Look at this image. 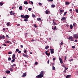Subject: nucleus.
Returning <instances> with one entry per match:
<instances>
[{
  "label": "nucleus",
  "instance_id": "1",
  "mask_svg": "<svg viewBox=\"0 0 78 78\" xmlns=\"http://www.w3.org/2000/svg\"><path fill=\"white\" fill-rule=\"evenodd\" d=\"M68 39L70 41H74V40L73 37L72 36H70Z\"/></svg>",
  "mask_w": 78,
  "mask_h": 78
},
{
  "label": "nucleus",
  "instance_id": "2",
  "mask_svg": "<svg viewBox=\"0 0 78 78\" xmlns=\"http://www.w3.org/2000/svg\"><path fill=\"white\" fill-rule=\"evenodd\" d=\"M73 37L74 38L77 39L78 38V34H74Z\"/></svg>",
  "mask_w": 78,
  "mask_h": 78
},
{
  "label": "nucleus",
  "instance_id": "3",
  "mask_svg": "<svg viewBox=\"0 0 78 78\" xmlns=\"http://www.w3.org/2000/svg\"><path fill=\"white\" fill-rule=\"evenodd\" d=\"M50 51H50V53H51V54H53V53H54V50L53 49H50Z\"/></svg>",
  "mask_w": 78,
  "mask_h": 78
},
{
  "label": "nucleus",
  "instance_id": "4",
  "mask_svg": "<svg viewBox=\"0 0 78 78\" xmlns=\"http://www.w3.org/2000/svg\"><path fill=\"white\" fill-rule=\"evenodd\" d=\"M52 29L53 30H55L56 29V27L55 26H53L52 27Z\"/></svg>",
  "mask_w": 78,
  "mask_h": 78
},
{
  "label": "nucleus",
  "instance_id": "5",
  "mask_svg": "<svg viewBox=\"0 0 78 78\" xmlns=\"http://www.w3.org/2000/svg\"><path fill=\"white\" fill-rule=\"evenodd\" d=\"M70 3L69 2H65V5H68L70 4Z\"/></svg>",
  "mask_w": 78,
  "mask_h": 78
},
{
  "label": "nucleus",
  "instance_id": "6",
  "mask_svg": "<svg viewBox=\"0 0 78 78\" xmlns=\"http://www.w3.org/2000/svg\"><path fill=\"white\" fill-rule=\"evenodd\" d=\"M59 60L60 61V63L61 64H62L63 63V61L62 58H61L60 57L59 58Z\"/></svg>",
  "mask_w": 78,
  "mask_h": 78
},
{
  "label": "nucleus",
  "instance_id": "7",
  "mask_svg": "<svg viewBox=\"0 0 78 78\" xmlns=\"http://www.w3.org/2000/svg\"><path fill=\"white\" fill-rule=\"evenodd\" d=\"M23 55V56H24L25 57L28 58L29 57L28 55H25L24 54Z\"/></svg>",
  "mask_w": 78,
  "mask_h": 78
},
{
  "label": "nucleus",
  "instance_id": "8",
  "mask_svg": "<svg viewBox=\"0 0 78 78\" xmlns=\"http://www.w3.org/2000/svg\"><path fill=\"white\" fill-rule=\"evenodd\" d=\"M29 17V15H25V18L26 19H28Z\"/></svg>",
  "mask_w": 78,
  "mask_h": 78
},
{
  "label": "nucleus",
  "instance_id": "9",
  "mask_svg": "<svg viewBox=\"0 0 78 78\" xmlns=\"http://www.w3.org/2000/svg\"><path fill=\"white\" fill-rule=\"evenodd\" d=\"M37 20L40 21V22H42V20L40 18H37Z\"/></svg>",
  "mask_w": 78,
  "mask_h": 78
},
{
  "label": "nucleus",
  "instance_id": "10",
  "mask_svg": "<svg viewBox=\"0 0 78 78\" xmlns=\"http://www.w3.org/2000/svg\"><path fill=\"white\" fill-rule=\"evenodd\" d=\"M66 20V19L65 17H63V18H62V19L61 20L62 21H65Z\"/></svg>",
  "mask_w": 78,
  "mask_h": 78
},
{
  "label": "nucleus",
  "instance_id": "11",
  "mask_svg": "<svg viewBox=\"0 0 78 78\" xmlns=\"http://www.w3.org/2000/svg\"><path fill=\"white\" fill-rule=\"evenodd\" d=\"M59 11H60V12L61 13V14H62V12H63L64 11V10H63V9L62 10L60 9L59 10Z\"/></svg>",
  "mask_w": 78,
  "mask_h": 78
},
{
  "label": "nucleus",
  "instance_id": "12",
  "mask_svg": "<svg viewBox=\"0 0 78 78\" xmlns=\"http://www.w3.org/2000/svg\"><path fill=\"white\" fill-rule=\"evenodd\" d=\"M5 73L8 74H9L10 73V72L9 70H7L5 71Z\"/></svg>",
  "mask_w": 78,
  "mask_h": 78
},
{
  "label": "nucleus",
  "instance_id": "13",
  "mask_svg": "<svg viewBox=\"0 0 78 78\" xmlns=\"http://www.w3.org/2000/svg\"><path fill=\"white\" fill-rule=\"evenodd\" d=\"M55 20H53V24H54V25H57V24L56 23H55Z\"/></svg>",
  "mask_w": 78,
  "mask_h": 78
},
{
  "label": "nucleus",
  "instance_id": "14",
  "mask_svg": "<svg viewBox=\"0 0 78 78\" xmlns=\"http://www.w3.org/2000/svg\"><path fill=\"white\" fill-rule=\"evenodd\" d=\"M71 76V75H69L66 76V78H71L70 77Z\"/></svg>",
  "mask_w": 78,
  "mask_h": 78
},
{
  "label": "nucleus",
  "instance_id": "15",
  "mask_svg": "<svg viewBox=\"0 0 78 78\" xmlns=\"http://www.w3.org/2000/svg\"><path fill=\"white\" fill-rule=\"evenodd\" d=\"M26 73H23V76H22V77H25L26 76Z\"/></svg>",
  "mask_w": 78,
  "mask_h": 78
},
{
  "label": "nucleus",
  "instance_id": "16",
  "mask_svg": "<svg viewBox=\"0 0 78 78\" xmlns=\"http://www.w3.org/2000/svg\"><path fill=\"white\" fill-rule=\"evenodd\" d=\"M29 3L31 5H33L34 4L33 2L32 1H29Z\"/></svg>",
  "mask_w": 78,
  "mask_h": 78
},
{
  "label": "nucleus",
  "instance_id": "17",
  "mask_svg": "<svg viewBox=\"0 0 78 78\" xmlns=\"http://www.w3.org/2000/svg\"><path fill=\"white\" fill-rule=\"evenodd\" d=\"M21 17H22L23 18H25V16L23 15H21Z\"/></svg>",
  "mask_w": 78,
  "mask_h": 78
},
{
  "label": "nucleus",
  "instance_id": "18",
  "mask_svg": "<svg viewBox=\"0 0 78 78\" xmlns=\"http://www.w3.org/2000/svg\"><path fill=\"white\" fill-rule=\"evenodd\" d=\"M48 48H49V46L48 45L45 48V49L46 50L48 49Z\"/></svg>",
  "mask_w": 78,
  "mask_h": 78
},
{
  "label": "nucleus",
  "instance_id": "19",
  "mask_svg": "<svg viewBox=\"0 0 78 78\" xmlns=\"http://www.w3.org/2000/svg\"><path fill=\"white\" fill-rule=\"evenodd\" d=\"M70 29L72 30L73 28V25L72 24H70Z\"/></svg>",
  "mask_w": 78,
  "mask_h": 78
},
{
  "label": "nucleus",
  "instance_id": "20",
  "mask_svg": "<svg viewBox=\"0 0 78 78\" xmlns=\"http://www.w3.org/2000/svg\"><path fill=\"white\" fill-rule=\"evenodd\" d=\"M40 74H41L42 75H44V72L43 71H42L41 73H40Z\"/></svg>",
  "mask_w": 78,
  "mask_h": 78
},
{
  "label": "nucleus",
  "instance_id": "21",
  "mask_svg": "<svg viewBox=\"0 0 78 78\" xmlns=\"http://www.w3.org/2000/svg\"><path fill=\"white\" fill-rule=\"evenodd\" d=\"M73 27H75L76 26H77V24H76V23H74L73 24Z\"/></svg>",
  "mask_w": 78,
  "mask_h": 78
},
{
  "label": "nucleus",
  "instance_id": "22",
  "mask_svg": "<svg viewBox=\"0 0 78 78\" xmlns=\"http://www.w3.org/2000/svg\"><path fill=\"white\" fill-rule=\"evenodd\" d=\"M50 13V12L49 11H48V10H46V14H48V13Z\"/></svg>",
  "mask_w": 78,
  "mask_h": 78
},
{
  "label": "nucleus",
  "instance_id": "23",
  "mask_svg": "<svg viewBox=\"0 0 78 78\" xmlns=\"http://www.w3.org/2000/svg\"><path fill=\"white\" fill-rule=\"evenodd\" d=\"M24 3L25 4V5H27L28 4V2L27 1H24Z\"/></svg>",
  "mask_w": 78,
  "mask_h": 78
},
{
  "label": "nucleus",
  "instance_id": "24",
  "mask_svg": "<svg viewBox=\"0 0 78 78\" xmlns=\"http://www.w3.org/2000/svg\"><path fill=\"white\" fill-rule=\"evenodd\" d=\"M52 70H55V68L53 66H52Z\"/></svg>",
  "mask_w": 78,
  "mask_h": 78
},
{
  "label": "nucleus",
  "instance_id": "25",
  "mask_svg": "<svg viewBox=\"0 0 78 78\" xmlns=\"http://www.w3.org/2000/svg\"><path fill=\"white\" fill-rule=\"evenodd\" d=\"M39 76H40V78H42L43 76H44V75H41V74L39 75Z\"/></svg>",
  "mask_w": 78,
  "mask_h": 78
},
{
  "label": "nucleus",
  "instance_id": "26",
  "mask_svg": "<svg viewBox=\"0 0 78 78\" xmlns=\"http://www.w3.org/2000/svg\"><path fill=\"white\" fill-rule=\"evenodd\" d=\"M19 9L20 10H21L22 9V6H20L19 7Z\"/></svg>",
  "mask_w": 78,
  "mask_h": 78
},
{
  "label": "nucleus",
  "instance_id": "27",
  "mask_svg": "<svg viewBox=\"0 0 78 78\" xmlns=\"http://www.w3.org/2000/svg\"><path fill=\"white\" fill-rule=\"evenodd\" d=\"M15 61V59L14 58H13L12 60L11 61V62L12 63H13Z\"/></svg>",
  "mask_w": 78,
  "mask_h": 78
},
{
  "label": "nucleus",
  "instance_id": "28",
  "mask_svg": "<svg viewBox=\"0 0 78 78\" xmlns=\"http://www.w3.org/2000/svg\"><path fill=\"white\" fill-rule=\"evenodd\" d=\"M15 54H13L12 55V58L14 59V58H15Z\"/></svg>",
  "mask_w": 78,
  "mask_h": 78
},
{
  "label": "nucleus",
  "instance_id": "29",
  "mask_svg": "<svg viewBox=\"0 0 78 78\" xmlns=\"http://www.w3.org/2000/svg\"><path fill=\"white\" fill-rule=\"evenodd\" d=\"M55 5H51V7L52 8H55Z\"/></svg>",
  "mask_w": 78,
  "mask_h": 78
},
{
  "label": "nucleus",
  "instance_id": "30",
  "mask_svg": "<svg viewBox=\"0 0 78 78\" xmlns=\"http://www.w3.org/2000/svg\"><path fill=\"white\" fill-rule=\"evenodd\" d=\"M46 54V55L48 56H49L50 55V53H45Z\"/></svg>",
  "mask_w": 78,
  "mask_h": 78
},
{
  "label": "nucleus",
  "instance_id": "31",
  "mask_svg": "<svg viewBox=\"0 0 78 78\" xmlns=\"http://www.w3.org/2000/svg\"><path fill=\"white\" fill-rule=\"evenodd\" d=\"M13 13V12L12 11H11L10 12V15H12Z\"/></svg>",
  "mask_w": 78,
  "mask_h": 78
},
{
  "label": "nucleus",
  "instance_id": "32",
  "mask_svg": "<svg viewBox=\"0 0 78 78\" xmlns=\"http://www.w3.org/2000/svg\"><path fill=\"white\" fill-rule=\"evenodd\" d=\"M12 54V52L11 51H9L8 52V54L10 55Z\"/></svg>",
  "mask_w": 78,
  "mask_h": 78
},
{
  "label": "nucleus",
  "instance_id": "33",
  "mask_svg": "<svg viewBox=\"0 0 78 78\" xmlns=\"http://www.w3.org/2000/svg\"><path fill=\"white\" fill-rule=\"evenodd\" d=\"M6 25L7 26L9 27L10 25V24L9 23H7Z\"/></svg>",
  "mask_w": 78,
  "mask_h": 78
},
{
  "label": "nucleus",
  "instance_id": "34",
  "mask_svg": "<svg viewBox=\"0 0 78 78\" xmlns=\"http://www.w3.org/2000/svg\"><path fill=\"white\" fill-rule=\"evenodd\" d=\"M10 43V41H7L6 42H5V43L6 44H9Z\"/></svg>",
  "mask_w": 78,
  "mask_h": 78
},
{
  "label": "nucleus",
  "instance_id": "35",
  "mask_svg": "<svg viewBox=\"0 0 78 78\" xmlns=\"http://www.w3.org/2000/svg\"><path fill=\"white\" fill-rule=\"evenodd\" d=\"M11 58L10 57H9L8 58V61H11Z\"/></svg>",
  "mask_w": 78,
  "mask_h": 78
},
{
  "label": "nucleus",
  "instance_id": "36",
  "mask_svg": "<svg viewBox=\"0 0 78 78\" xmlns=\"http://www.w3.org/2000/svg\"><path fill=\"white\" fill-rule=\"evenodd\" d=\"M36 77L37 78H40V76H39V75H38L36 76Z\"/></svg>",
  "mask_w": 78,
  "mask_h": 78
},
{
  "label": "nucleus",
  "instance_id": "37",
  "mask_svg": "<svg viewBox=\"0 0 78 78\" xmlns=\"http://www.w3.org/2000/svg\"><path fill=\"white\" fill-rule=\"evenodd\" d=\"M2 38L3 39H4L5 38V36L4 35H3L2 36Z\"/></svg>",
  "mask_w": 78,
  "mask_h": 78
},
{
  "label": "nucleus",
  "instance_id": "38",
  "mask_svg": "<svg viewBox=\"0 0 78 78\" xmlns=\"http://www.w3.org/2000/svg\"><path fill=\"white\" fill-rule=\"evenodd\" d=\"M3 5V3H2V2H0V5L1 6H2V5Z\"/></svg>",
  "mask_w": 78,
  "mask_h": 78
},
{
  "label": "nucleus",
  "instance_id": "39",
  "mask_svg": "<svg viewBox=\"0 0 78 78\" xmlns=\"http://www.w3.org/2000/svg\"><path fill=\"white\" fill-rule=\"evenodd\" d=\"M32 17H36V16H35V15H34V14H32Z\"/></svg>",
  "mask_w": 78,
  "mask_h": 78
},
{
  "label": "nucleus",
  "instance_id": "40",
  "mask_svg": "<svg viewBox=\"0 0 78 78\" xmlns=\"http://www.w3.org/2000/svg\"><path fill=\"white\" fill-rule=\"evenodd\" d=\"M72 48L73 49H75L76 48V47L75 46H73L72 47Z\"/></svg>",
  "mask_w": 78,
  "mask_h": 78
},
{
  "label": "nucleus",
  "instance_id": "41",
  "mask_svg": "<svg viewBox=\"0 0 78 78\" xmlns=\"http://www.w3.org/2000/svg\"><path fill=\"white\" fill-rule=\"evenodd\" d=\"M28 20H27V19L24 20V21L25 22H27Z\"/></svg>",
  "mask_w": 78,
  "mask_h": 78
},
{
  "label": "nucleus",
  "instance_id": "42",
  "mask_svg": "<svg viewBox=\"0 0 78 78\" xmlns=\"http://www.w3.org/2000/svg\"><path fill=\"white\" fill-rule=\"evenodd\" d=\"M67 13V12H64V16H65V15H66V14Z\"/></svg>",
  "mask_w": 78,
  "mask_h": 78
},
{
  "label": "nucleus",
  "instance_id": "43",
  "mask_svg": "<svg viewBox=\"0 0 78 78\" xmlns=\"http://www.w3.org/2000/svg\"><path fill=\"white\" fill-rule=\"evenodd\" d=\"M48 2H52L53 1V0H47Z\"/></svg>",
  "mask_w": 78,
  "mask_h": 78
},
{
  "label": "nucleus",
  "instance_id": "44",
  "mask_svg": "<svg viewBox=\"0 0 78 78\" xmlns=\"http://www.w3.org/2000/svg\"><path fill=\"white\" fill-rule=\"evenodd\" d=\"M23 52L24 53H26L27 52V51L26 50H24V51H23Z\"/></svg>",
  "mask_w": 78,
  "mask_h": 78
},
{
  "label": "nucleus",
  "instance_id": "45",
  "mask_svg": "<svg viewBox=\"0 0 78 78\" xmlns=\"http://www.w3.org/2000/svg\"><path fill=\"white\" fill-rule=\"evenodd\" d=\"M28 10L30 11L31 10V8H29Z\"/></svg>",
  "mask_w": 78,
  "mask_h": 78
},
{
  "label": "nucleus",
  "instance_id": "46",
  "mask_svg": "<svg viewBox=\"0 0 78 78\" xmlns=\"http://www.w3.org/2000/svg\"><path fill=\"white\" fill-rule=\"evenodd\" d=\"M66 59H67V56H65V60H66Z\"/></svg>",
  "mask_w": 78,
  "mask_h": 78
},
{
  "label": "nucleus",
  "instance_id": "47",
  "mask_svg": "<svg viewBox=\"0 0 78 78\" xmlns=\"http://www.w3.org/2000/svg\"><path fill=\"white\" fill-rule=\"evenodd\" d=\"M75 12H76L78 13V9L76 10Z\"/></svg>",
  "mask_w": 78,
  "mask_h": 78
},
{
  "label": "nucleus",
  "instance_id": "48",
  "mask_svg": "<svg viewBox=\"0 0 78 78\" xmlns=\"http://www.w3.org/2000/svg\"><path fill=\"white\" fill-rule=\"evenodd\" d=\"M9 70H10V71H12V69L11 68H10V69H9Z\"/></svg>",
  "mask_w": 78,
  "mask_h": 78
},
{
  "label": "nucleus",
  "instance_id": "49",
  "mask_svg": "<svg viewBox=\"0 0 78 78\" xmlns=\"http://www.w3.org/2000/svg\"><path fill=\"white\" fill-rule=\"evenodd\" d=\"M0 39H2V36L0 35Z\"/></svg>",
  "mask_w": 78,
  "mask_h": 78
},
{
  "label": "nucleus",
  "instance_id": "50",
  "mask_svg": "<svg viewBox=\"0 0 78 78\" xmlns=\"http://www.w3.org/2000/svg\"><path fill=\"white\" fill-rule=\"evenodd\" d=\"M16 51H19V49H16Z\"/></svg>",
  "mask_w": 78,
  "mask_h": 78
},
{
  "label": "nucleus",
  "instance_id": "51",
  "mask_svg": "<svg viewBox=\"0 0 78 78\" xmlns=\"http://www.w3.org/2000/svg\"><path fill=\"white\" fill-rule=\"evenodd\" d=\"M63 73H66V70H64L63 71Z\"/></svg>",
  "mask_w": 78,
  "mask_h": 78
},
{
  "label": "nucleus",
  "instance_id": "52",
  "mask_svg": "<svg viewBox=\"0 0 78 78\" xmlns=\"http://www.w3.org/2000/svg\"><path fill=\"white\" fill-rule=\"evenodd\" d=\"M67 69H68V68H67L66 67H65V69L66 70H67Z\"/></svg>",
  "mask_w": 78,
  "mask_h": 78
},
{
  "label": "nucleus",
  "instance_id": "53",
  "mask_svg": "<svg viewBox=\"0 0 78 78\" xmlns=\"http://www.w3.org/2000/svg\"><path fill=\"white\" fill-rule=\"evenodd\" d=\"M53 61H55V58H53Z\"/></svg>",
  "mask_w": 78,
  "mask_h": 78
},
{
  "label": "nucleus",
  "instance_id": "54",
  "mask_svg": "<svg viewBox=\"0 0 78 78\" xmlns=\"http://www.w3.org/2000/svg\"><path fill=\"white\" fill-rule=\"evenodd\" d=\"M62 66L63 67H66V66H65V65H62Z\"/></svg>",
  "mask_w": 78,
  "mask_h": 78
},
{
  "label": "nucleus",
  "instance_id": "55",
  "mask_svg": "<svg viewBox=\"0 0 78 78\" xmlns=\"http://www.w3.org/2000/svg\"><path fill=\"white\" fill-rule=\"evenodd\" d=\"M63 42H61V43H60V44H61V45H63Z\"/></svg>",
  "mask_w": 78,
  "mask_h": 78
},
{
  "label": "nucleus",
  "instance_id": "56",
  "mask_svg": "<svg viewBox=\"0 0 78 78\" xmlns=\"http://www.w3.org/2000/svg\"><path fill=\"white\" fill-rule=\"evenodd\" d=\"M74 42H77V40H76L74 41Z\"/></svg>",
  "mask_w": 78,
  "mask_h": 78
},
{
  "label": "nucleus",
  "instance_id": "57",
  "mask_svg": "<svg viewBox=\"0 0 78 78\" xmlns=\"http://www.w3.org/2000/svg\"><path fill=\"white\" fill-rule=\"evenodd\" d=\"M38 64V63L37 62H35V65H37Z\"/></svg>",
  "mask_w": 78,
  "mask_h": 78
},
{
  "label": "nucleus",
  "instance_id": "58",
  "mask_svg": "<svg viewBox=\"0 0 78 78\" xmlns=\"http://www.w3.org/2000/svg\"><path fill=\"white\" fill-rule=\"evenodd\" d=\"M39 5H40V6H42V4L41 3H39Z\"/></svg>",
  "mask_w": 78,
  "mask_h": 78
},
{
  "label": "nucleus",
  "instance_id": "59",
  "mask_svg": "<svg viewBox=\"0 0 78 78\" xmlns=\"http://www.w3.org/2000/svg\"><path fill=\"white\" fill-rule=\"evenodd\" d=\"M49 62H50V60H48V61L47 63L48 64H49Z\"/></svg>",
  "mask_w": 78,
  "mask_h": 78
},
{
  "label": "nucleus",
  "instance_id": "60",
  "mask_svg": "<svg viewBox=\"0 0 78 78\" xmlns=\"http://www.w3.org/2000/svg\"><path fill=\"white\" fill-rule=\"evenodd\" d=\"M2 45L4 46H6V45L5 44H2Z\"/></svg>",
  "mask_w": 78,
  "mask_h": 78
},
{
  "label": "nucleus",
  "instance_id": "61",
  "mask_svg": "<svg viewBox=\"0 0 78 78\" xmlns=\"http://www.w3.org/2000/svg\"><path fill=\"white\" fill-rule=\"evenodd\" d=\"M72 9H70L69 10V12H72Z\"/></svg>",
  "mask_w": 78,
  "mask_h": 78
},
{
  "label": "nucleus",
  "instance_id": "62",
  "mask_svg": "<svg viewBox=\"0 0 78 78\" xmlns=\"http://www.w3.org/2000/svg\"><path fill=\"white\" fill-rule=\"evenodd\" d=\"M34 27H37V26H36V24H34Z\"/></svg>",
  "mask_w": 78,
  "mask_h": 78
},
{
  "label": "nucleus",
  "instance_id": "63",
  "mask_svg": "<svg viewBox=\"0 0 78 78\" xmlns=\"http://www.w3.org/2000/svg\"><path fill=\"white\" fill-rule=\"evenodd\" d=\"M21 45V48H23V45Z\"/></svg>",
  "mask_w": 78,
  "mask_h": 78
},
{
  "label": "nucleus",
  "instance_id": "64",
  "mask_svg": "<svg viewBox=\"0 0 78 78\" xmlns=\"http://www.w3.org/2000/svg\"><path fill=\"white\" fill-rule=\"evenodd\" d=\"M21 53V51H19L18 53Z\"/></svg>",
  "mask_w": 78,
  "mask_h": 78
}]
</instances>
